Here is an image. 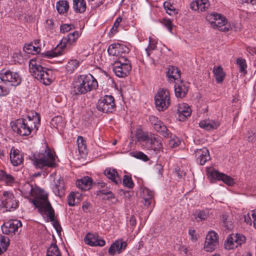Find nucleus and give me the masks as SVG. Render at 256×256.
<instances>
[{
    "label": "nucleus",
    "instance_id": "nucleus-40",
    "mask_svg": "<svg viewBox=\"0 0 256 256\" xmlns=\"http://www.w3.org/2000/svg\"><path fill=\"white\" fill-rule=\"evenodd\" d=\"M222 15L217 13L208 14L206 17V20L209 22L210 26H215L216 22L220 21Z\"/></svg>",
    "mask_w": 256,
    "mask_h": 256
},
{
    "label": "nucleus",
    "instance_id": "nucleus-1",
    "mask_svg": "<svg viewBox=\"0 0 256 256\" xmlns=\"http://www.w3.org/2000/svg\"><path fill=\"white\" fill-rule=\"evenodd\" d=\"M20 192L24 197L32 200L34 206L42 216H47L50 221L54 220V211L48 200V194L38 186L26 183Z\"/></svg>",
    "mask_w": 256,
    "mask_h": 256
},
{
    "label": "nucleus",
    "instance_id": "nucleus-61",
    "mask_svg": "<svg viewBox=\"0 0 256 256\" xmlns=\"http://www.w3.org/2000/svg\"><path fill=\"white\" fill-rule=\"evenodd\" d=\"M252 212L251 216L253 218V226L256 229V209L252 210Z\"/></svg>",
    "mask_w": 256,
    "mask_h": 256
},
{
    "label": "nucleus",
    "instance_id": "nucleus-26",
    "mask_svg": "<svg viewBox=\"0 0 256 256\" xmlns=\"http://www.w3.org/2000/svg\"><path fill=\"white\" fill-rule=\"evenodd\" d=\"M10 154L11 162L14 166H18L22 163V158L18 150L12 148Z\"/></svg>",
    "mask_w": 256,
    "mask_h": 256
},
{
    "label": "nucleus",
    "instance_id": "nucleus-53",
    "mask_svg": "<svg viewBox=\"0 0 256 256\" xmlns=\"http://www.w3.org/2000/svg\"><path fill=\"white\" fill-rule=\"evenodd\" d=\"M220 180L222 181L226 184L228 186H232L234 184V179L230 176H228L224 174H222V176L220 178Z\"/></svg>",
    "mask_w": 256,
    "mask_h": 256
},
{
    "label": "nucleus",
    "instance_id": "nucleus-24",
    "mask_svg": "<svg viewBox=\"0 0 256 256\" xmlns=\"http://www.w3.org/2000/svg\"><path fill=\"white\" fill-rule=\"evenodd\" d=\"M126 242L118 240H116L110 247L108 253L111 256L114 255L116 252L120 253L126 248Z\"/></svg>",
    "mask_w": 256,
    "mask_h": 256
},
{
    "label": "nucleus",
    "instance_id": "nucleus-3",
    "mask_svg": "<svg viewBox=\"0 0 256 256\" xmlns=\"http://www.w3.org/2000/svg\"><path fill=\"white\" fill-rule=\"evenodd\" d=\"M98 88L96 80L90 74L79 75L74 81L72 92L80 95L96 90Z\"/></svg>",
    "mask_w": 256,
    "mask_h": 256
},
{
    "label": "nucleus",
    "instance_id": "nucleus-31",
    "mask_svg": "<svg viewBox=\"0 0 256 256\" xmlns=\"http://www.w3.org/2000/svg\"><path fill=\"white\" fill-rule=\"evenodd\" d=\"M68 203L70 206H74L79 204L82 199V194L78 192H72L68 196Z\"/></svg>",
    "mask_w": 256,
    "mask_h": 256
},
{
    "label": "nucleus",
    "instance_id": "nucleus-25",
    "mask_svg": "<svg viewBox=\"0 0 256 256\" xmlns=\"http://www.w3.org/2000/svg\"><path fill=\"white\" fill-rule=\"evenodd\" d=\"M220 125V122L216 120H202L199 123L201 128L207 130H212L216 129Z\"/></svg>",
    "mask_w": 256,
    "mask_h": 256
},
{
    "label": "nucleus",
    "instance_id": "nucleus-52",
    "mask_svg": "<svg viewBox=\"0 0 256 256\" xmlns=\"http://www.w3.org/2000/svg\"><path fill=\"white\" fill-rule=\"evenodd\" d=\"M120 66H125L126 64L131 65L130 61L125 56H120L118 57V60L114 62Z\"/></svg>",
    "mask_w": 256,
    "mask_h": 256
},
{
    "label": "nucleus",
    "instance_id": "nucleus-30",
    "mask_svg": "<svg viewBox=\"0 0 256 256\" xmlns=\"http://www.w3.org/2000/svg\"><path fill=\"white\" fill-rule=\"evenodd\" d=\"M228 20L226 18L223 16L220 20V21L216 22L215 26H212L214 28H218L222 32H228L230 29V24H228Z\"/></svg>",
    "mask_w": 256,
    "mask_h": 256
},
{
    "label": "nucleus",
    "instance_id": "nucleus-51",
    "mask_svg": "<svg viewBox=\"0 0 256 256\" xmlns=\"http://www.w3.org/2000/svg\"><path fill=\"white\" fill-rule=\"evenodd\" d=\"M123 184L124 185L128 188H132L134 186V183L132 182L131 177L128 175H124L123 178Z\"/></svg>",
    "mask_w": 256,
    "mask_h": 256
},
{
    "label": "nucleus",
    "instance_id": "nucleus-62",
    "mask_svg": "<svg viewBox=\"0 0 256 256\" xmlns=\"http://www.w3.org/2000/svg\"><path fill=\"white\" fill-rule=\"evenodd\" d=\"M244 222H246L248 224H252V220L250 218V213L247 214L246 215L244 216Z\"/></svg>",
    "mask_w": 256,
    "mask_h": 256
},
{
    "label": "nucleus",
    "instance_id": "nucleus-41",
    "mask_svg": "<svg viewBox=\"0 0 256 256\" xmlns=\"http://www.w3.org/2000/svg\"><path fill=\"white\" fill-rule=\"evenodd\" d=\"M23 50L26 53L34 54L40 51V48L38 46H34L32 44H28L24 46Z\"/></svg>",
    "mask_w": 256,
    "mask_h": 256
},
{
    "label": "nucleus",
    "instance_id": "nucleus-14",
    "mask_svg": "<svg viewBox=\"0 0 256 256\" xmlns=\"http://www.w3.org/2000/svg\"><path fill=\"white\" fill-rule=\"evenodd\" d=\"M46 68L43 67L38 58H33L29 62V70L32 76L35 78H40Z\"/></svg>",
    "mask_w": 256,
    "mask_h": 256
},
{
    "label": "nucleus",
    "instance_id": "nucleus-38",
    "mask_svg": "<svg viewBox=\"0 0 256 256\" xmlns=\"http://www.w3.org/2000/svg\"><path fill=\"white\" fill-rule=\"evenodd\" d=\"M77 144L79 153L81 155H84L87 152L86 142L81 136H78L77 138Z\"/></svg>",
    "mask_w": 256,
    "mask_h": 256
},
{
    "label": "nucleus",
    "instance_id": "nucleus-50",
    "mask_svg": "<svg viewBox=\"0 0 256 256\" xmlns=\"http://www.w3.org/2000/svg\"><path fill=\"white\" fill-rule=\"evenodd\" d=\"M118 44H110L108 49V52L109 54L113 56H118Z\"/></svg>",
    "mask_w": 256,
    "mask_h": 256
},
{
    "label": "nucleus",
    "instance_id": "nucleus-9",
    "mask_svg": "<svg viewBox=\"0 0 256 256\" xmlns=\"http://www.w3.org/2000/svg\"><path fill=\"white\" fill-rule=\"evenodd\" d=\"M155 104L159 111L166 109L170 104V94L166 89H160L154 96Z\"/></svg>",
    "mask_w": 256,
    "mask_h": 256
},
{
    "label": "nucleus",
    "instance_id": "nucleus-18",
    "mask_svg": "<svg viewBox=\"0 0 256 256\" xmlns=\"http://www.w3.org/2000/svg\"><path fill=\"white\" fill-rule=\"evenodd\" d=\"M191 113L192 110L188 104L181 103L177 106L176 114L180 121L184 120L191 115Z\"/></svg>",
    "mask_w": 256,
    "mask_h": 256
},
{
    "label": "nucleus",
    "instance_id": "nucleus-58",
    "mask_svg": "<svg viewBox=\"0 0 256 256\" xmlns=\"http://www.w3.org/2000/svg\"><path fill=\"white\" fill-rule=\"evenodd\" d=\"M180 144V141L178 138H173L170 140L169 144L170 147H177Z\"/></svg>",
    "mask_w": 256,
    "mask_h": 256
},
{
    "label": "nucleus",
    "instance_id": "nucleus-5",
    "mask_svg": "<svg viewBox=\"0 0 256 256\" xmlns=\"http://www.w3.org/2000/svg\"><path fill=\"white\" fill-rule=\"evenodd\" d=\"M80 34L81 33L78 30L70 33L62 38L54 50L48 52V56L49 57L58 56L69 50L72 46L76 44Z\"/></svg>",
    "mask_w": 256,
    "mask_h": 256
},
{
    "label": "nucleus",
    "instance_id": "nucleus-48",
    "mask_svg": "<svg viewBox=\"0 0 256 256\" xmlns=\"http://www.w3.org/2000/svg\"><path fill=\"white\" fill-rule=\"evenodd\" d=\"M130 155L136 158L147 162L149 160L148 156L142 152H133L130 153Z\"/></svg>",
    "mask_w": 256,
    "mask_h": 256
},
{
    "label": "nucleus",
    "instance_id": "nucleus-29",
    "mask_svg": "<svg viewBox=\"0 0 256 256\" xmlns=\"http://www.w3.org/2000/svg\"><path fill=\"white\" fill-rule=\"evenodd\" d=\"M92 180L89 176H84L76 181L77 186L82 190H89L92 185Z\"/></svg>",
    "mask_w": 256,
    "mask_h": 256
},
{
    "label": "nucleus",
    "instance_id": "nucleus-49",
    "mask_svg": "<svg viewBox=\"0 0 256 256\" xmlns=\"http://www.w3.org/2000/svg\"><path fill=\"white\" fill-rule=\"evenodd\" d=\"M222 174L213 170L208 172V176L211 180H220Z\"/></svg>",
    "mask_w": 256,
    "mask_h": 256
},
{
    "label": "nucleus",
    "instance_id": "nucleus-32",
    "mask_svg": "<svg viewBox=\"0 0 256 256\" xmlns=\"http://www.w3.org/2000/svg\"><path fill=\"white\" fill-rule=\"evenodd\" d=\"M144 198V205L146 206H151L154 205V192L148 188H144L143 190Z\"/></svg>",
    "mask_w": 256,
    "mask_h": 256
},
{
    "label": "nucleus",
    "instance_id": "nucleus-39",
    "mask_svg": "<svg viewBox=\"0 0 256 256\" xmlns=\"http://www.w3.org/2000/svg\"><path fill=\"white\" fill-rule=\"evenodd\" d=\"M46 256H62V254L58 246L52 244L48 248Z\"/></svg>",
    "mask_w": 256,
    "mask_h": 256
},
{
    "label": "nucleus",
    "instance_id": "nucleus-20",
    "mask_svg": "<svg viewBox=\"0 0 256 256\" xmlns=\"http://www.w3.org/2000/svg\"><path fill=\"white\" fill-rule=\"evenodd\" d=\"M113 71L116 75L120 78H124L127 76L132 70L131 65L120 66L114 64L113 66Z\"/></svg>",
    "mask_w": 256,
    "mask_h": 256
},
{
    "label": "nucleus",
    "instance_id": "nucleus-12",
    "mask_svg": "<svg viewBox=\"0 0 256 256\" xmlns=\"http://www.w3.org/2000/svg\"><path fill=\"white\" fill-rule=\"evenodd\" d=\"M149 120L154 128L165 138L170 136L171 133L164 124L158 118L154 116H149Z\"/></svg>",
    "mask_w": 256,
    "mask_h": 256
},
{
    "label": "nucleus",
    "instance_id": "nucleus-64",
    "mask_svg": "<svg viewBox=\"0 0 256 256\" xmlns=\"http://www.w3.org/2000/svg\"><path fill=\"white\" fill-rule=\"evenodd\" d=\"M46 24L48 28L52 29V28L54 22L52 20H46Z\"/></svg>",
    "mask_w": 256,
    "mask_h": 256
},
{
    "label": "nucleus",
    "instance_id": "nucleus-37",
    "mask_svg": "<svg viewBox=\"0 0 256 256\" xmlns=\"http://www.w3.org/2000/svg\"><path fill=\"white\" fill-rule=\"evenodd\" d=\"M69 8L68 3L66 0H60L56 4V8L60 14L67 12Z\"/></svg>",
    "mask_w": 256,
    "mask_h": 256
},
{
    "label": "nucleus",
    "instance_id": "nucleus-2",
    "mask_svg": "<svg viewBox=\"0 0 256 256\" xmlns=\"http://www.w3.org/2000/svg\"><path fill=\"white\" fill-rule=\"evenodd\" d=\"M40 122V116L36 114L32 117L28 116L24 118L18 119L13 123L12 128L20 136H28L38 130Z\"/></svg>",
    "mask_w": 256,
    "mask_h": 256
},
{
    "label": "nucleus",
    "instance_id": "nucleus-21",
    "mask_svg": "<svg viewBox=\"0 0 256 256\" xmlns=\"http://www.w3.org/2000/svg\"><path fill=\"white\" fill-rule=\"evenodd\" d=\"M106 176L110 180L115 184L118 185L122 183V180L118 172L114 168H108L104 171Z\"/></svg>",
    "mask_w": 256,
    "mask_h": 256
},
{
    "label": "nucleus",
    "instance_id": "nucleus-45",
    "mask_svg": "<svg viewBox=\"0 0 256 256\" xmlns=\"http://www.w3.org/2000/svg\"><path fill=\"white\" fill-rule=\"evenodd\" d=\"M0 178L2 180L8 184H12L14 181V178L12 175L2 170L0 172Z\"/></svg>",
    "mask_w": 256,
    "mask_h": 256
},
{
    "label": "nucleus",
    "instance_id": "nucleus-15",
    "mask_svg": "<svg viewBox=\"0 0 256 256\" xmlns=\"http://www.w3.org/2000/svg\"><path fill=\"white\" fill-rule=\"evenodd\" d=\"M218 234L211 231L207 234L204 245V248L207 252L214 251L218 244Z\"/></svg>",
    "mask_w": 256,
    "mask_h": 256
},
{
    "label": "nucleus",
    "instance_id": "nucleus-19",
    "mask_svg": "<svg viewBox=\"0 0 256 256\" xmlns=\"http://www.w3.org/2000/svg\"><path fill=\"white\" fill-rule=\"evenodd\" d=\"M189 84L183 81L177 82L174 84V92L177 98L184 97L188 90Z\"/></svg>",
    "mask_w": 256,
    "mask_h": 256
},
{
    "label": "nucleus",
    "instance_id": "nucleus-60",
    "mask_svg": "<svg viewBox=\"0 0 256 256\" xmlns=\"http://www.w3.org/2000/svg\"><path fill=\"white\" fill-rule=\"evenodd\" d=\"M129 224L132 226H134L136 224V220L134 216H131L129 220Z\"/></svg>",
    "mask_w": 256,
    "mask_h": 256
},
{
    "label": "nucleus",
    "instance_id": "nucleus-33",
    "mask_svg": "<svg viewBox=\"0 0 256 256\" xmlns=\"http://www.w3.org/2000/svg\"><path fill=\"white\" fill-rule=\"evenodd\" d=\"M73 8L78 13H83L86 10V2L84 0H72Z\"/></svg>",
    "mask_w": 256,
    "mask_h": 256
},
{
    "label": "nucleus",
    "instance_id": "nucleus-8",
    "mask_svg": "<svg viewBox=\"0 0 256 256\" xmlns=\"http://www.w3.org/2000/svg\"><path fill=\"white\" fill-rule=\"evenodd\" d=\"M96 108L99 111L102 112H113L116 109L114 98L110 95H106L100 98L97 102Z\"/></svg>",
    "mask_w": 256,
    "mask_h": 256
},
{
    "label": "nucleus",
    "instance_id": "nucleus-43",
    "mask_svg": "<svg viewBox=\"0 0 256 256\" xmlns=\"http://www.w3.org/2000/svg\"><path fill=\"white\" fill-rule=\"evenodd\" d=\"M9 246V239L4 236L0 235V255L6 251Z\"/></svg>",
    "mask_w": 256,
    "mask_h": 256
},
{
    "label": "nucleus",
    "instance_id": "nucleus-44",
    "mask_svg": "<svg viewBox=\"0 0 256 256\" xmlns=\"http://www.w3.org/2000/svg\"><path fill=\"white\" fill-rule=\"evenodd\" d=\"M236 64L239 68L240 72L244 74L247 73V64L245 59L239 58L236 59Z\"/></svg>",
    "mask_w": 256,
    "mask_h": 256
},
{
    "label": "nucleus",
    "instance_id": "nucleus-59",
    "mask_svg": "<svg viewBox=\"0 0 256 256\" xmlns=\"http://www.w3.org/2000/svg\"><path fill=\"white\" fill-rule=\"evenodd\" d=\"M156 47V46L155 44H149V46L145 50L148 56H149L150 54V51L154 50Z\"/></svg>",
    "mask_w": 256,
    "mask_h": 256
},
{
    "label": "nucleus",
    "instance_id": "nucleus-47",
    "mask_svg": "<svg viewBox=\"0 0 256 256\" xmlns=\"http://www.w3.org/2000/svg\"><path fill=\"white\" fill-rule=\"evenodd\" d=\"M79 64V62L76 60H70L66 66V70L70 72H72L78 68Z\"/></svg>",
    "mask_w": 256,
    "mask_h": 256
},
{
    "label": "nucleus",
    "instance_id": "nucleus-35",
    "mask_svg": "<svg viewBox=\"0 0 256 256\" xmlns=\"http://www.w3.org/2000/svg\"><path fill=\"white\" fill-rule=\"evenodd\" d=\"M213 72L216 81L218 83H221L223 82L225 74L221 66H214L213 70Z\"/></svg>",
    "mask_w": 256,
    "mask_h": 256
},
{
    "label": "nucleus",
    "instance_id": "nucleus-34",
    "mask_svg": "<svg viewBox=\"0 0 256 256\" xmlns=\"http://www.w3.org/2000/svg\"><path fill=\"white\" fill-rule=\"evenodd\" d=\"M163 6L166 13L170 16H174L178 12V10L174 8L173 4L170 0L164 2L163 4Z\"/></svg>",
    "mask_w": 256,
    "mask_h": 256
},
{
    "label": "nucleus",
    "instance_id": "nucleus-57",
    "mask_svg": "<svg viewBox=\"0 0 256 256\" xmlns=\"http://www.w3.org/2000/svg\"><path fill=\"white\" fill-rule=\"evenodd\" d=\"M102 194L106 196V198L112 202H115L116 201V198L114 197V194L111 191H107L102 190Z\"/></svg>",
    "mask_w": 256,
    "mask_h": 256
},
{
    "label": "nucleus",
    "instance_id": "nucleus-55",
    "mask_svg": "<svg viewBox=\"0 0 256 256\" xmlns=\"http://www.w3.org/2000/svg\"><path fill=\"white\" fill-rule=\"evenodd\" d=\"M122 20V18L118 17L114 21L113 26L110 30V32L112 35H114L118 32V28Z\"/></svg>",
    "mask_w": 256,
    "mask_h": 256
},
{
    "label": "nucleus",
    "instance_id": "nucleus-7",
    "mask_svg": "<svg viewBox=\"0 0 256 256\" xmlns=\"http://www.w3.org/2000/svg\"><path fill=\"white\" fill-rule=\"evenodd\" d=\"M138 138L146 142V148L155 154L160 152L162 148V144L160 138L154 134L144 133Z\"/></svg>",
    "mask_w": 256,
    "mask_h": 256
},
{
    "label": "nucleus",
    "instance_id": "nucleus-6",
    "mask_svg": "<svg viewBox=\"0 0 256 256\" xmlns=\"http://www.w3.org/2000/svg\"><path fill=\"white\" fill-rule=\"evenodd\" d=\"M32 162L37 168L42 169L46 167L54 168L56 166V156L48 147L44 153L38 155V157L34 158Z\"/></svg>",
    "mask_w": 256,
    "mask_h": 256
},
{
    "label": "nucleus",
    "instance_id": "nucleus-22",
    "mask_svg": "<svg viewBox=\"0 0 256 256\" xmlns=\"http://www.w3.org/2000/svg\"><path fill=\"white\" fill-rule=\"evenodd\" d=\"M210 6L208 0H196L190 4V7L192 10L199 12L206 11Z\"/></svg>",
    "mask_w": 256,
    "mask_h": 256
},
{
    "label": "nucleus",
    "instance_id": "nucleus-46",
    "mask_svg": "<svg viewBox=\"0 0 256 256\" xmlns=\"http://www.w3.org/2000/svg\"><path fill=\"white\" fill-rule=\"evenodd\" d=\"M50 124L54 128L58 129L63 126L64 122L61 116H56L51 120Z\"/></svg>",
    "mask_w": 256,
    "mask_h": 256
},
{
    "label": "nucleus",
    "instance_id": "nucleus-13",
    "mask_svg": "<svg viewBox=\"0 0 256 256\" xmlns=\"http://www.w3.org/2000/svg\"><path fill=\"white\" fill-rule=\"evenodd\" d=\"M21 222L18 220H11L5 222L1 226L2 233L12 236L16 234L19 228L22 226Z\"/></svg>",
    "mask_w": 256,
    "mask_h": 256
},
{
    "label": "nucleus",
    "instance_id": "nucleus-54",
    "mask_svg": "<svg viewBox=\"0 0 256 256\" xmlns=\"http://www.w3.org/2000/svg\"><path fill=\"white\" fill-rule=\"evenodd\" d=\"M117 44L118 56H120V55L122 54L128 52L129 48L126 45L119 43H117Z\"/></svg>",
    "mask_w": 256,
    "mask_h": 256
},
{
    "label": "nucleus",
    "instance_id": "nucleus-42",
    "mask_svg": "<svg viewBox=\"0 0 256 256\" xmlns=\"http://www.w3.org/2000/svg\"><path fill=\"white\" fill-rule=\"evenodd\" d=\"M160 22L164 26L171 34H173L172 29L175 26L172 20L168 18H164L160 20Z\"/></svg>",
    "mask_w": 256,
    "mask_h": 256
},
{
    "label": "nucleus",
    "instance_id": "nucleus-11",
    "mask_svg": "<svg viewBox=\"0 0 256 256\" xmlns=\"http://www.w3.org/2000/svg\"><path fill=\"white\" fill-rule=\"evenodd\" d=\"M1 205L6 211H13L16 209L18 202L13 194L10 192H4L2 198Z\"/></svg>",
    "mask_w": 256,
    "mask_h": 256
},
{
    "label": "nucleus",
    "instance_id": "nucleus-27",
    "mask_svg": "<svg viewBox=\"0 0 256 256\" xmlns=\"http://www.w3.org/2000/svg\"><path fill=\"white\" fill-rule=\"evenodd\" d=\"M180 71L176 66H170L167 68V76L170 81L178 80L180 76Z\"/></svg>",
    "mask_w": 256,
    "mask_h": 256
},
{
    "label": "nucleus",
    "instance_id": "nucleus-28",
    "mask_svg": "<svg viewBox=\"0 0 256 256\" xmlns=\"http://www.w3.org/2000/svg\"><path fill=\"white\" fill-rule=\"evenodd\" d=\"M40 77L36 79L45 85H49L52 81V72L50 70L46 68Z\"/></svg>",
    "mask_w": 256,
    "mask_h": 256
},
{
    "label": "nucleus",
    "instance_id": "nucleus-36",
    "mask_svg": "<svg viewBox=\"0 0 256 256\" xmlns=\"http://www.w3.org/2000/svg\"><path fill=\"white\" fill-rule=\"evenodd\" d=\"M210 210L208 209L196 210L194 213V218L198 221L205 220L208 216Z\"/></svg>",
    "mask_w": 256,
    "mask_h": 256
},
{
    "label": "nucleus",
    "instance_id": "nucleus-63",
    "mask_svg": "<svg viewBox=\"0 0 256 256\" xmlns=\"http://www.w3.org/2000/svg\"><path fill=\"white\" fill-rule=\"evenodd\" d=\"M90 204L88 202H84L83 204L82 208L84 211L87 212L89 208L90 207Z\"/></svg>",
    "mask_w": 256,
    "mask_h": 256
},
{
    "label": "nucleus",
    "instance_id": "nucleus-16",
    "mask_svg": "<svg viewBox=\"0 0 256 256\" xmlns=\"http://www.w3.org/2000/svg\"><path fill=\"white\" fill-rule=\"evenodd\" d=\"M84 242L92 246H103L106 244L104 240L100 238L96 234H87L84 238Z\"/></svg>",
    "mask_w": 256,
    "mask_h": 256
},
{
    "label": "nucleus",
    "instance_id": "nucleus-56",
    "mask_svg": "<svg viewBox=\"0 0 256 256\" xmlns=\"http://www.w3.org/2000/svg\"><path fill=\"white\" fill-rule=\"evenodd\" d=\"M74 28L75 27L73 24H64L60 26V31L62 33L64 34L74 29Z\"/></svg>",
    "mask_w": 256,
    "mask_h": 256
},
{
    "label": "nucleus",
    "instance_id": "nucleus-17",
    "mask_svg": "<svg viewBox=\"0 0 256 256\" xmlns=\"http://www.w3.org/2000/svg\"><path fill=\"white\" fill-rule=\"evenodd\" d=\"M196 162L200 165H204L210 158L208 150L205 147L194 150Z\"/></svg>",
    "mask_w": 256,
    "mask_h": 256
},
{
    "label": "nucleus",
    "instance_id": "nucleus-4",
    "mask_svg": "<svg viewBox=\"0 0 256 256\" xmlns=\"http://www.w3.org/2000/svg\"><path fill=\"white\" fill-rule=\"evenodd\" d=\"M0 79L3 82H0V96H7L10 93L12 86H16L22 82L18 73L5 69L0 70Z\"/></svg>",
    "mask_w": 256,
    "mask_h": 256
},
{
    "label": "nucleus",
    "instance_id": "nucleus-23",
    "mask_svg": "<svg viewBox=\"0 0 256 256\" xmlns=\"http://www.w3.org/2000/svg\"><path fill=\"white\" fill-rule=\"evenodd\" d=\"M52 189L56 196L62 197L64 195V180L61 177L54 181Z\"/></svg>",
    "mask_w": 256,
    "mask_h": 256
},
{
    "label": "nucleus",
    "instance_id": "nucleus-10",
    "mask_svg": "<svg viewBox=\"0 0 256 256\" xmlns=\"http://www.w3.org/2000/svg\"><path fill=\"white\" fill-rule=\"evenodd\" d=\"M246 242L245 236L240 234H232L228 236L224 242L226 249L230 250L240 246Z\"/></svg>",
    "mask_w": 256,
    "mask_h": 256
}]
</instances>
